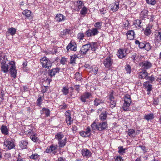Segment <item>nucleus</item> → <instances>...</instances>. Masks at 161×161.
<instances>
[{"label": "nucleus", "mask_w": 161, "mask_h": 161, "mask_svg": "<svg viewBox=\"0 0 161 161\" xmlns=\"http://www.w3.org/2000/svg\"><path fill=\"white\" fill-rule=\"evenodd\" d=\"M8 61L6 56L2 52H0V62L1 63V71L4 73H7L8 71V65L6 64Z\"/></svg>", "instance_id": "1"}, {"label": "nucleus", "mask_w": 161, "mask_h": 161, "mask_svg": "<svg viewBox=\"0 0 161 161\" xmlns=\"http://www.w3.org/2000/svg\"><path fill=\"white\" fill-rule=\"evenodd\" d=\"M92 130H97L100 131L103 130L107 127L108 124L107 122L96 123L95 120L91 125Z\"/></svg>", "instance_id": "2"}, {"label": "nucleus", "mask_w": 161, "mask_h": 161, "mask_svg": "<svg viewBox=\"0 0 161 161\" xmlns=\"http://www.w3.org/2000/svg\"><path fill=\"white\" fill-rule=\"evenodd\" d=\"M8 64L10 66L9 71L11 77L15 79L16 77L17 73L15 63L13 61H9Z\"/></svg>", "instance_id": "3"}, {"label": "nucleus", "mask_w": 161, "mask_h": 161, "mask_svg": "<svg viewBox=\"0 0 161 161\" xmlns=\"http://www.w3.org/2000/svg\"><path fill=\"white\" fill-rule=\"evenodd\" d=\"M131 102L130 95L128 94L125 95L124 96V103L122 106L124 110L126 111L129 110V107Z\"/></svg>", "instance_id": "4"}, {"label": "nucleus", "mask_w": 161, "mask_h": 161, "mask_svg": "<svg viewBox=\"0 0 161 161\" xmlns=\"http://www.w3.org/2000/svg\"><path fill=\"white\" fill-rule=\"evenodd\" d=\"M41 63L42 64L43 68H47L49 69L52 66V63L48 58L46 57H44L40 60Z\"/></svg>", "instance_id": "5"}, {"label": "nucleus", "mask_w": 161, "mask_h": 161, "mask_svg": "<svg viewBox=\"0 0 161 161\" xmlns=\"http://www.w3.org/2000/svg\"><path fill=\"white\" fill-rule=\"evenodd\" d=\"M99 31L97 29L93 28L89 29L85 33V35L87 37H92L98 35Z\"/></svg>", "instance_id": "6"}, {"label": "nucleus", "mask_w": 161, "mask_h": 161, "mask_svg": "<svg viewBox=\"0 0 161 161\" xmlns=\"http://www.w3.org/2000/svg\"><path fill=\"white\" fill-rule=\"evenodd\" d=\"M139 65L143 70H145L150 69L152 66V64L147 60L141 62L139 64Z\"/></svg>", "instance_id": "7"}, {"label": "nucleus", "mask_w": 161, "mask_h": 161, "mask_svg": "<svg viewBox=\"0 0 161 161\" xmlns=\"http://www.w3.org/2000/svg\"><path fill=\"white\" fill-rule=\"evenodd\" d=\"M103 63L106 68L109 69L113 63V60L110 57H108L104 59Z\"/></svg>", "instance_id": "8"}, {"label": "nucleus", "mask_w": 161, "mask_h": 161, "mask_svg": "<svg viewBox=\"0 0 161 161\" xmlns=\"http://www.w3.org/2000/svg\"><path fill=\"white\" fill-rule=\"evenodd\" d=\"M67 52L70 50L71 51H75L77 49L76 44L74 41L72 40L66 47Z\"/></svg>", "instance_id": "9"}, {"label": "nucleus", "mask_w": 161, "mask_h": 161, "mask_svg": "<svg viewBox=\"0 0 161 161\" xmlns=\"http://www.w3.org/2000/svg\"><path fill=\"white\" fill-rule=\"evenodd\" d=\"M91 96L92 94L91 93L88 92H85L80 96V100L82 102L85 103L87 102L86 100Z\"/></svg>", "instance_id": "10"}, {"label": "nucleus", "mask_w": 161, "mask_h": 161, "mask_svg": "<svg viewBox=\"0 0 161 161\" xmlns=\"http://www.w3.org/2000/svg\"><path fill=\"white\" fill-rule=\"evenodd\" d=\"M4 145L8 149H11L15 147V145L13 141L9 139L5 140L4 142Z\"/></svg>", "instance_id": "11"}, {"label": "nucleus", "mask_w": 161, "mask_h": 161, "mask_svg": "<svg viewBox=\"0 0 161 161\" xmlns=\"http://www.w3.org/2000/svg\"><path fill=\"white\" fill-rule=\"evenodd\" d=\"M91 130L89 127H88L86 129V131H82L80 132L81 136L84 137H89L91 135Z\"/></svg>", "instance_id": "12"}, {"label": "nucleus", "mask_w": 161, "mask_h": 161, "mask_svg": "<svg viewBox=\"0 0 161 161\" xmlns=\"http://www.w3.org/2000/svg\"><path fill=\"white\" fill-rule=\"evenodd\" d=\"M109 101L108 102L110 103V106L111 107L113 108L115 106L116 102L114 100V97L113 96L112 93H111L109 96Z\"/></svg>", "instance_id": "13"}, {"label": "nucleus", "mask_w": 161, "mask_h": 161, "mask_svg": "<svg viewBox=\"0 0 161 161\" xmlns=\"http://www.w3.org/2000/svg\"><path fill=\"white\" fill-rule=\"evenodd\" d=\"M110 9L113 12L117 11L119 8V3L118 2L112 3L109 6Z\"/></svg>", "instance_id": "14"}, {"label": "nucleus", "mask_w": 161, "mask_h": 161, "mask_svg": "<svg viewBox=\"0 0 161 161\" xmlns=\"http://www.w3.org/2000/svg\"><path fill=\"white\" fill-rule=\"evenodd\" d=\"M131 58L133 59L134 62H138L141 61L143 57L137 53H134L131 56Z\"/></svg>", "instance_id": "15"}, {"label": "nucleus", "mask_w": 161, "mask_h": 161, "mask_svg": "<svg viewBox=\"0 0 161 161\" xmlns=\"http://www.w3.org/2000/svg\"><path fill=\"white\" fill-rule=\"evenodd\" d=\"M124 49L120 48L118 50L117 55L119 58H123L126 56V54L124 53Z\"/></svg>", "instance_id": "16"}, {"label": "nucleus", "mask_w": 161, "mask_h": 161, "mask_svg": "<svg viewBox=\"0 0 161 161\" xmlns=\"http://www.w3.org/2000/svg\"><path fill=\"white\" fill-rule=\"evenodd\" d=\"M65 115L66 117V120L68 125H70L71 122L72 121V118L70 116L71 114L70 113V111L68 110L66 112Z\"/></svg>", "instance_id": "17"}, {"label": "nucleus", "mask_w": 161, "mask_h": 161, "mask_svg": "<svg viewBox=\"0 0 161 161\" xmlns=\"http://www.w3.org/2000/svg\"><path fill=\"white\" fill-rule=\"evenodd\" d=\"M59 70L60 69L58 68L53 69L48 71V75L51 77H52V76H54L57 73H58L59 71Z\"/></svg>", "instance_id": "18"}, {"label": "nucleus", "mask_w": 161, "mask_h": 161, "mask_svg": "<svg viewBox=\"0 0 161 161\" xmlns=\"http://www.w3.org/2000/svg\"><path fill=\"white\" fill-rule=\"evenodd\" d=\"M71 31V30L70 29L66 28L64 29L63 31H61L59 35L60 37L64 38L66 35L70 34Z\"/></svg>", "instance_id": "19"}, {"label": "nucleus", "mask_w": 161, "mask_h": 161, "mask_svg": "<svg viewBox=\"0 0 161 161\" xmlns=\"http://www.w3.org/2000/svg\"><path fill=\"white\" fill-rule=\"evenodd\" d=\"M89 48L90 46L88 44H86L83 46L80 51V53L83 54H86L89 50Z\"/></svg>", "instance_id": "20"}, {"label": "nucleus", "mask_w": 161, "mask_h": 161, "mask_svg": "<svg viewBox=\"0 0 161 161\" xmlns=\"http://www.w3.org/2000/svg\"><path fill=\"white\" fill-rule=\"evenodd\" d=\"M127 39L129 40H133L134 38L135 33L133 30H130L128 31L126 33Z\"/></svg>", "instance_id": "21"}, {"label": "nucleus", "mask_w": 161, "mask_h": 161, "mask_svg": "<svg viewBox=\"0 0 161 161\" xmlns=\"http://www.w3.org/2000/svg\"><path fill=\"white\" fill-rule=\"evenodd\" d=\"M82 155L83 157H86V158L90 157L92 155L91 152L87 149H84L82 150Z\"/></svg>", "instance_id": "22"}, {"label": "nucleus", "mask_w": 161, "mask_h": 161, "mask_svg": "<svg viewBox=\"0 0 161 161\" xmlns=\"http://www.w3.org/2000/svg\"><path fill=\"white\" fill-rule=\"evenodd\" d=\"M148 11L146 9H144L140 13V18L142 19H145L147 18Z\"/></svg>", "instance_id": "23"}, {"label": "nucleus", "mask_w": 161, "mask_h": 161, "mask_svg": "<svg viewBox=\"0 0 161 161\" xmlns=\"http://www.w3.org/2000/svg\"><path fill=\"white\" fill-rule=\"evenodd\" d=\"M56 20L58 22H61L65 19V17L62 14H58L56 16Z\"/></svg>", "instance_id": "24"}, {"label": "nucleus", "mask_w": 161, "mask_h": 161, "mask_svg": "<svg viewBox=\"0 0 161 161\" xmlns=\"http://www.w3.org/2000/svg\"><path fill=\"white\" fill-rule=\"evenodd\" d=\"M67 138L65 137L63 139L58 142V146L60 148L63 147L66 143Z\"/></svg>", "instance_id": "25"}, {"label": "nucleus", "mask_w": 161, "mask_h": 161, "mask_svg": "<svg viewBox=\"0 0 161 161\" xmlns=\"http://www.w3.org/2000/svg\"><path fill=\"white\" fill-rule=\"evenodd\" d=\"M65 137L64 135L61 132L58 133L55 136V139L58 140V142L63 139Z\"/></svg>", "instance_id": "26"}, {"label": "nucleus", "mask_w": 161, "mask_h": 161, "mask_svg": "<svg viewBox=\"0 0 161 161\" xmlns=\"http://www.w3.org/2000/svg\"><path fill=\"white\" fill-rule=\"evenodd\" d=\"M128 134L131 137H134L136 136V133L135 130L133 129H129L127 131Z\"/></svg>", "instance_id": "27"}, {"label": "nucleus", "mask_w": 161, "mask_h": 161, "mask_svg": "<svg viewBox=\"0 0 161 161\" xmlns=\"http://www.w3.org/2000/svg\"><path fill=\"white\" fill-rule=\"evenodd\" d=\"M22 14L25 15L26 17L32 19V16L31 14V12L28 10H24Z\"/></svg>", "instance_id": "28"}, {"label": "nucleus", "mask_w": 161, "mask_h": 161, "mask_svg": "<svg viewBox=\"0 0 161 161\" xmlns=\"http://www.w3.org/2000/svg\"><path fill=\"white\" fill-rule=\"evenodd\" d=\"M154 118V115L153 114L151 113L145 115L144 116V119L148 121L149 120H152Z\"/></svg>", "instance_id": "29"}, {"label": "nucleus", "mask_w": 161, "mask_h": 161, "mask_svg": "<svg viewBox=\"0 0 161 161\" xmlns=\"http://www.w3.org/2000/svg\"><path fill=\"white\" fill-rule=\"evenodd\" d=\"M90 46V48L91 47V49L93 51H95L98 46V43L97 42H91L88 44Z\"/></svg>", "instance_id": "30"}, {"label": "nucleus", "mask_w": 161, "mask_h": 161, "mask_svg": "<svg viewBox=\"0 0 161 161\" xmlns=\"http://www.w3.org/2000/svg\"><path fill=\"white\" fill-rule=\"evenodd\" d=\"M147 75V73L145 70H143L139 73V78L141 79H144L145 78Z\"/></svg>", "instance_id": "31"}, {"label": "nucleus", "mask_w": 161, "mask_h": 161, "mask_svg": "<svg viewBox=\"0 0 161 161\" xmlns=\"http://www.w3.org/2000/svg\"><path fill=\"white\" fill-rule=\"evenodd\" d=\"M32 130H31V131H29L28 133L27 134L28 135H30L31 134L32 135L30 136V138L33 142H36L37 140V137H36V134L33 135V132H32Z\"/></svg>", "instance_id": "32"}, {"label": "nucleus", "mask_w": 161, "mask_h": 161, "mask_svg": "<svg viewBox=\"0 0 161 161\" xmlns=\"http://www.w3.org/2000/svg\"><path fill=\"white\" fill-rule=\"evenodd\" d=\"M41 114H44L47 117L50 115V111L48 108H43L41 111Z\"/></svg>", "instance_id": "33"}, {"label": "nucleus", "mask_w": 161, "mask_h": 161, "mask_svg": "<svg viewBox=\"0 0 161 161\" xmlns=\"http://www.w3.org/2000/svg\"><path fill=\"white\" fill-rule=\"evenodd\" d=\"M107 117V114L106 112H102L99 116V119L103 121L106 119Z\"/></svg>", "instance_id": "34"}, {"label": "nucleus", "mask_w": 161, "mask_h": 161, "mask_svg": "<svg viewBox=\"0 0 161 161\" xmlns=\"http://www.w3.org/2000/svg\"><path fill=\"white\" fill-rule=\"evenodd\" d=\"M1 131L5 135H7L8 134V130L6 126L3 125L1 128Z\"/></svg>", "instance_id": "35"}, {"label": "nucleus", "mask_w": 161, "mask_h": 161, "mask_svg": "<svg viewBox=\"0 0 161 161\" xmlns=\"http://www.w3.org/2000/svg\"><path fill=\"white\" fill-rule=\"evenodd\" d=\"M76 5L77 6L78 9H80L82 7L84 6V4L82 1H78L76 2Z\"/></svg>", "instance_id": "36"}, {"label": "nucleus", "mask_w": 161, "mask_h": 161, "mask_svg": "<svg viewBox=\"0 0 161 161\" xmlns=\"http://www.w3.org/2000/svg\"><path fill=\"white\" fill-rule=\"evenodd\" d=\"M134 25L136 27L141 28L142 26V22L139 19H136L134 22Z\"/></svg>", "instance_id": "37"}, {"label": "nucleus", "mask_w": 161, "mask_h": 161, "mask_svg": "<svg viewBox=\"0 0 161 161\" xmlns=\"http://www.w3.org/2000/svg\"><path fill=\"white\" fill-rule=\"evenodd\" d=\"M8 32L11 35L13 36L16 33V29L14 28L11 27L8 30Z\"/></svg>", "instance_id": "38"}, {"label": "nucleus", "mask_w": 161, "mask_h": 161, "mask_svg": "<svg viewBox=\"0 0 161 161\" xmlns=\"http://www.w3.org/2000/svg\"><path fill=\"white\" fill-rule=\"evenodd\" d=\"M75 78L76 80L77 81H81L82 80V75L79 72L75 73Z\"/></svg>", "instance_id": "39"}, {"label": "nucleus", "mask_w": 161, "mask_h": 161, "mask_svg": "<svg viewBox=\"0 0 161 161\" xmlns=\"http://www.w3.org/2000/svg\"><path fill=\"white\" fill-rule=\"evenodd\" d=\"M118 149L119 150L118 151V153L120 154H123L125 152L126 149L123 148V147L122 146H119L118 147Z\"/></svg>", "instance_id": "40"}, {"label": "nucleus", "mask_w": 161, "mask_h": 161, "mask_svg": "<svg viewBox=\"0 0 161 161\" xmlns=\"http://www.w3.org/2000/svg\"><path fill=\"white\" fill-rule=\"evenodd\" d=\"M102 103V100L100 99L96 98L94 101V105L97 106Z\"/></svg>", "instance_id": "41"}, {"label": "nucleus", "mask_w": 161, "mask_h": 161, "mask_svg": "<svg viewBox=\"0 0 161 161\" xmlns=\"http://www.w3.org/2000/svg\"><path fill=\"white\" fill-rule=\"evenodd\" d=\"M62 92L63 94L64 95H67L69 92V90L67 86H65L63 88Z\"/></svg>", "instance_id": "42"}, {"label": "nucleus", "mask_w": 161, "mask_h": 161, "mask_svg": "<svg viewBox=\"0 0 161 161\" xmlns=\"http://www.w3.org/2000/svg\"><path fill=\"white\" fill-rule=\"evenodd\" d=\"M27 144L28 142L27 141H21V143L20 145V146L22 149H25L26 148Z\"/></svg>", "instance_id": "43"}, {"label": "nucleus", "mask_w": 161, "mask_h": 161, "mask_svg": "<svg viewBox=\"0 0 161 161\" xmlns=\"http://www.w3.org/2000/svg\"><path fill=\"white\" fill-rule=\"evenodd\" d=\"M43 98V97H42V96L39 97L37 100L36 101V103L37 106H39L40 107H41V105L42 104V102L43 101L42 98Z\"/></svg>", "instance_id": "44"}, {"label": "nucleus", "mask_w": 161, "mask_h": 161, "mask_svg": "<svg viewBox=\"0 0 161 161\" xmlns=\"http://www.w3.org/2000/svg\"><path fill=\"white\" fill-rule=\"evenodd\" d=\"M151 28L149 26H147V27L145 31L144 34L146 36H149L151 34Z\"/></svg>", "instance_id": "45"}, {"label": "nucleus", "mask_w": 161, "mask_h": 161, "mask_svg": "<svg viewBox=\"0 0 161 161\" xmlns=\"http://www.w3.org/2000/svg\"><path fill=\"white\" fill-rule=\"evenodd\" d=\"M52 151L53 154H55L56 152V150L58 147L57 145L53 144L50 146Z\"/></svg>", "instance_id": "46"}, {"label": "nucleus", "mask_w": 161, "mask_h": 161, "mask_svg": "<svg viewBox=\"0 0 161 161\" xmlns=\"http://www.w3.org/2000/svg\"><path fill=\"white\" fill-rule=\"evenodd\" d=\"M85 34H84L82 32H80L77 35V38L80 41L83 39V38L85 37Z\"/></svg>", "instance_id": "47"}, {"label": "nucleus", "mask_w": 161, "mask_h": 161, "mask_svg": "<svg viewBox=\"0 0 161 161\" xmlns=\"http://www.w3.org/2000/svg\"><path fill=\"white\" fill-rule=\"evenodd\" d=\"M102 24V22L96 23L94 25V27H95L94 28L97 29V30L98 29H101Z\"/></svg>", "instance_id": "48"}, {"label": "nucleus", "mask_w": 161, "mask_h": 161, "mask_svg": "<svg viewBox=\"0 0 161 161\" xmlns=\"http://www.w3.org/2000/svg\"><path fill=\"white\" fill-rule=\"evenodd\" d=\"M39 157V155L35 153L33 154L32 155L30 156V158L31 159L36 160L38 159Z\"/></svg>", "instance_id": "49"}, {"label": "nucleus", "mask_w": 161, "mask_h": 161, "mask_svg": "<svg viewBox=\"0 0 161 161\" xmlns=\"http://www.w3.org/2000/svg\"><path fill=\"white\" fill-rule=\"evenodd\" d=\"M80 13V14L82 15H85L87 13L86 8L85 6L83 7Z\"/></svg>", "instance_id": "50"}, {"label": "nucleus", "mask_w": 161, "mask_h": 161, "mask_svg": "<svg viewBox=\"0 0 161 161\" xmlns=\"http://www.w3.org/2000/svg\"><path fill=\"white\" fill-rule=\"evenodd\" d=\"M127 44V46H128V47L127 48L125 47L124 48V51H125V53L126 54L127 53H130V45L128 44V43Z\"/></svg>", "instance_id": "51"}, {"label": "nucleus", "mask_w": 161, "mask_h": 161, "mask_svg": "<svg viewBox=\"0 0 161 161\" xmlns=\"http://www.w3.org/2000/svg\"><path fill=\"white\" fill-rule=\"evenodd\" d=\"M67 58H66L64 57H63L61 58L60 60V63L62 64H66L67 61Z\"/></svg>", "instance_id": "52"}, {"label": "nucleus", "mask_w": 161, "mask_h": 161, "mask_svg": "<svg viewBox=\"0 0 161 161\" xmlns=\"http://www.w3.org/2000/svg\"><path fill=\"white\" fill-rule=\"evenodd\" d=\"M151 47L150 46V44L148 43L145 44L144 48L147 51H148L150 50L151 49Z\"/></svg>", "instance_id": "53"}, {"label": "nucleus", "mask_w": 161, "mask_h": 161, "mask_svg": "<svg viewBox=\"0 0 161 161\" xmlns=\"http://www.w3.org/2000/svg\"><path fill=\"white\" fill-rule=\"evenodd\" d=\"M146 1L147 3L152 5H154L156 3L155 0H146Z\"/></svg>", "instance_id": "54"}, {"label": "nucleus", "mask_w": 161, "mask_h": 161, "mask_svg": "<svg viewBox=\"0 0 161 161\" xmlns=\"http://www.w3.org/2000/svg\"><path fill=\"white\" fill-rule=\"evenodd\" d=\"M125 69L127 73L130 74V73L131 68L130 66L129 65H128L126 67H125Z\"/></svg>", "instance_id": "55"}, {"label": "nucleus", "mask_w": 161, "mask_h": 161, "mask_svg": "<svg viewBox=\"0 0 161 161\" xmlns=\"http://www.w3.org/2000/svg\"><path fill=\"white\" fill-rule=\"evenodd\" d=\"M155 38H156V39L158 41L161 40V31H158L157 37H156Z\"/></svg>", "instance_id": "56"}, {"label": "nucleus", "mask_w": 161, "mask_h": 161, "mask_svg": "<svg viewBox=\"0 0 161 161\" xmlns=\"http://www.w3.org/2000/svg\"><path fill=\"white\" fill-rule=\"evenodd\" d=\"M17 160L16 161H24L23 158L20 155V154H19L18 156L16 157Z\"/></svg>", "instance_id": "57"}, {"label": "nucleus", "mask_w": 161, "mask_h": 161, "mask_svg": "<svg viewBox=\"0 0 161 161\" xmlns=\"http://www.w3.org/2000/svg\"><path fill=\"white\" fill-rule=\"evenodd\" d=\"M5 158L6 159H8L11 158V155L10 153H5L4 155Z\"/></svg>", "instance_id": "58"}, {"label": "nucleus", "mask_w": 161, "mask_h": 161, "mask_svg": "<svg viewBox=\"0 0 161 161\" xmlns=\"http://www.w3.org/2000/svg\"><path fill=\"white\" fill-rule=\"evenodd\" d=\"M115 161H123V159L120 156H117L115 157Z\"/></svg>", "instance_id": "59"}, {"label": "nucleus", "mask_w": 161, "mask_h": 161, "mask_svg": "<svg viewBox=\"0 0 161 161\" xmlns=\"http://www.w3.org/2000/svg\"><path fill=\"white\" fill-rule=\"evenodd\" d=\"M46 153H52V151L51 148V147L50 146L49 147H47L46 150L45 151Z\"/></svg>", "instance_id": "60"}, {"label": "nucleus", "mask_w": 161, "mask_h": 161, "mask_svg": "<svg viewBox=\"0 0 161 161\" xmlns=\"http://www.w3.org/2000/svg\"><path fill=\"white\" fill-rule=\"evenodd\" d=\"M159 103V100L158 99H154L153 102V104L155 105H157Z\"/></svg>", "instance_id": "61"}, {"label": "nucleus", "mask_w": 161, "mask_h": 161, "mask_svg": "<svg viewBox=\"0 0 161 161\" xmlns=\"http://www.w3.org/2000/svg\"><path fill=\"white\" fill-rule=\"evenodd\" d=\"M61 108L62 109H65L67 107V105L64 103H63L60 106Z\"/></svg>", "instance_id": "62"}, {"label": "nucleus", "mask_w": 161, "mask_h": 161, "mask_svg": "<svg viewBox=\"0 0 161 161\" xmlns=\"http://www.w3.org/2000/svg\"><path fill=\"white\" fill-rule=\"evenodd\" d=\"M75 58L73 57V56H72L71 57L70 60V63L71 64H73V63H75Z\"/></svg>", "instance_id": "63"}, {"label": "nucleus", "mask_w": 161, "mask_h": 161, "mask_svg": "<svg viewBox=\"0 0 161 161\" xmlns=\"http://www.w3.org/2000/svg\"><path fill=\"white\" fill-rule=\"evenodd\" d=\"M145 45V44L144 43L140 42V43L139 44V46L140 48H144Z\"/></svg>", "instance_id": "64"}]
</instances>
